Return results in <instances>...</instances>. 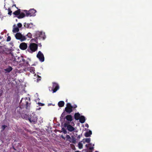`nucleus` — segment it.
Masks as SVG:
<instances>
[{
    "label": "nucleus",
    "mask_w": 152,
    "mask_h": 152,
    "mask_svg": "<svg viewBox=\"0 0 152 152\" xmlns=\"http://www.w3.org/2000/svg\"><path fill=\"white\" fill-rule=\"evenodd\" d=\"M31 101L29 98H22L20 101V106L17 108V111L19 114L23 111H29L31 107Z\"/></svg>",
    "instance_id": "f257e3e1"
},
{
    "label": "nucleus",
    "mask_w": 152,
    "mask_h": 152,
    "mask_svg": "<svg viewBox=\"0 0 152 152\" xmlns=\"http://www.w3.org/2000/svg\"><path fill=\"white\" fill-rule=\"evenodd\" d=\"M35 38L34 39H32V40H34V41L36 43H38L37 41L38 39L44 40L45 38L44 34L41 32L37 31L35 33Z\"/></svg>",
    "instance_id": "f03ea898"
},
{
    "label": "nucleus",
    "mask_w": 152,
    "mask_h": 152,
    "mask_svg": "<svg viewBox=\"0 0 152 152\" xmlns=\"http://www.w3.org/2000/svg\"><path fill=\"white\" fill-rule=\"evenodd\" d=\"M38 45L37 44L31 43L30 44L27 49V50L29 53H32L36 51Z\"/></svg>",
    "instance_id": "7ed1b4c3"
},
{
    "label": "nucleus",
    "mask_w": 152,
    "mask_h": 152,
    "mask_svg": "<svg viewBox=\"0 0 152 152\" xmlns=\"http://www.w3.org/2000/svg\"><path fill=\"white\" fill-rule=\"evenodd\" d=\"M13 14L15 15L18 19H21L24 18L25 16V14L23 12H21L20 9L15 11L13 12Z\"/></svg>",
    "instance_id": "20e7f679"
},
{
    "label": "nucleus",
    "mask_w": 152,
    "mask_h": 152,
    "mask_svg": "<svg viewBox=\"0 0 152 152\" xmlns=\"http://www.w3.org/2000/svg\"><path fill=\"white\" fill-rule=\"evenodd\" d=\"M28 119L30 122L35 124L37 121V118L35 113H33L30 114Z\"/></svg>",
    "instance_id": "39448f33"
},
{
    "label": "nucleus",
    "mask_w": 152,
    "mask_h": 152,
    "mask_svg": "<svg viewBox=\"0 0 152 152\" xmlns=\"http://www.w3.org/2000/svg\"><path fill=\"white\" fill-rule=\"evenodd\" d=\"M24 12L26 13V16H34L36 11L34 9H30L29 11L24 10Z\"/></svg>",
    "instance_id": "423d86ee"
},
{
    "label": "nucleus",
    "mask_w": 152,
    "mask_h": 152,
    "mask_svg": "<svg viewBox=\"0 0 152 152\" xmlns=\"http://www.w3.org/2000/svg\"><path fill=\"white\" fill-rule=\"evenodd\" d=\"M15 37L16 39L20 40L21 41H24L26 39L25 36L23 35L20 33L19 32L15 34Z\"/></svg>",
    "instance_id": "0eeeda50"
},
{
    "label": "nucleus",
    "mask_w": 152,
    "mask_h": 152,
    "mask_svg": "<svg viewBox=\"0 0 152 152\" xmlns=\"http://www.w3.org/2000/svg\"><path fill=\"white\" fill-rule=\"evenodd\" d=\"M64 125V127L66 128L67 129L69 132H72L75 129V128L70 124V122L68 121L65 122Z\"/></svg>",
    "instance_id": "6e6552de"
},
{
    "label": "nucleus",
    "mask_w": 152,
    "mask_h": 152,
    "mask_svg": "<svg viewBox=\"0 0 152 152\" xmlns=\"http://www.w3.org/2000/svg\"><path fill=\"white\" fill-rule=\"evenodd\" d=\"M65 111L68 114H70L72 112V107L70 103H67L66 104V107L65 108Z\"/></svg>",
    "instance_id": "1a4fd4ad"
},
{
    "label": "nucleus",
    "mask_w": 152,
    "mask_h": 152,
    "mask_svg": "<svg viewBox=\"0 0 152 152\" xmlns=\"http://www.w3.org/2000/svg\"><path fill=\"white\" fill-rule=\"evenodd\" d=\"M23 57L22 56H20V57L18 56H16L15 57V60L14 62V64L13 65H16L18 64H19L20 65V64L23 61Z\"/></svg>",
    "instance_id": "9d476101"
},
{
    "label": "nucleus",
    "mask_w": 152,
    "mask_h": 152,
    "mask_svg": "<svg viewBox=\"0 0 152 152\" xmlns=\"http://www.w3.org/2000/svg\"><path fill=\"white\" fill-rule=\"evenodd\" d=\"M52 84V91H53V93H54L56 92L59 89V86L58 84L55 82H53Z\"/></svg>",
    "instance_id": "9b49d317"
},
{
    "label": "nucleus",
    "mask_w": 152,
    "mask_h": 152,
    "mask_svg": "<svg viewBox=\"0 0 152 152\" xmlns=\"http://www.w3.org/2000/svg\"><path fill=\"white\" fill-rule=\"evenodd\" d=\"M37 57L41 62H42L44 61L45 58L44 55L40 51L38 52Z\"/></svg>",
    "instance_id": "f8f14e48"
},
{
    "label": "nucleus",
    "mask_w": 152,
    "mask_h": 152,
    "mask_svg": "<svg viewBox=\"0 0 152 152\" xmlns=\"http://www.w3.org/2000/svg\"><path fill=\"white\" fill-rule=\"evenodd\" d=\"M20 48L22 50H26L27 47V44L25 42L21 43L20 45Z\"/></svg>",
    "instance_id": "ddd939ff"
},
{
    "label": "nucleus",
    "mask_w": 152,
    "mask_h": 152,
    "mask_svg": "<svg viewBox=\"0 0 152 152\" xmlns=\"http://www.w3.org/2000/svg\"><path fill=\"white\" fill-rule=\"evenodd\" d=\"M23 61H22L21 63L20 64V65L23 66L28 67L30 65L28 64V61H26L25 59L23 58Z\"/></svg>",
    "instance_id": "4468645a"
},
{
    "label": "nucleus",
    "mask_w": 152,
    "mask_h": 152,
    "mask_svg": "<svg viewBox=\"0 0 152 152\" xmlns=\"http://www.w3.org/2000/svg\"><path fill=\"white\" fill-rule=\"evenodd\" d=\"M9 59L10 60L12 61L13 64H14V62L15 60V57L13 54V53L9 55Z\"/></svg>",
    "instance_id": "2eb2a0df"
},
{
    "label": "nucleus",
    "mask_w": 152,
    "mask_h": 152,
    "mask_svg": "<svg viewBox=\"0 0 152 152\" xmlns=\"http://www.w3.org/2000/svg\"><path fill=\"white\" fill-rule=\"evenodd\" d=\"M12 70V67L9 66L7 68L4 69V72L5 74H6L10 72Z\"/></svg>",
    "instance_id": "dca6fc26"
},
{
    "label": "nucleus",
    "mask_w": 152,
    "mask_h": 152,
    "mask_svg": "<svg viewBox=\"0 0 152 152\" xmlns=\"http://www.w3.org/2000/svg\"><path fill=\"white\" fill-rule=\"evenodd\" d=\"M13 28L12 31L14 33H18L19 31V28L17 27L15 24L13 25Z\"/></svg>",
    "instance_id": "f3484780"
},
{
    "label": "nucleus",
    "mask_w": 152,
    "mask_h": 152,
    "mask_svg": "<svg viewBox=\"0 0 152 152\" xmlns=\"http://www.w3.org/2000/svg\"><path fill=\"white\" fill-rule=\"evenodd\" d=\"M6 48L3 46H0V53L1 54H5V51H6Z\"/></svg>",
    "instance_id": "a211bd4d"
},
{
    "label": "nucleus",
    "mask_w": 152,
    "mask_h": 152,
    "mask_svg": "<svg viewBox=\"0 0 152 152\" xmlns=\"http://www.w3.org/2000/svg\"><path fill=\"white\" fill-rule=\"evenodd\" d=\"M74 116L75 119L76 120H78L80 119L81 115L79 113H75Z\"/></svg>",
    "instance_id": "6ab92c4d"
},
{
    "label": "nucleus",
    "mask_w": 152,
    "mask_h": 152,
    "mask_svg": "<svg viewBox=\"0 0 152 152\" xmlns=\"http://www.w3.org/2000/svg\"><path fill=\"white\" fill-rule=\"evenodd\" d=\"M65 118L67 121L69 122H71L73 120L72 116L70 115H67L66 116Z\"/></svg>",
    "instance_id": "aec40b11"
},
{
    "label": "nucleus",
    "mask_w": 152,
    "mask_h": 152,
    "mask_svg": "<svg viewBox=\"0 0 152 152\" xmlns=\"http://www.w3.org/2000/svg\"><path fill=\"white\" fill-rule=\"evenodd\" d=\"M79 120L80 121V122L81 123H84L86 121L85 117L84 116H83V115L81 116Z\"/></svg>",
    "instance_id": "412c9836"
},
{
    "label": "nucleus",
    "mask_w": 152,
    "mask_h": 152,
    "mask_svg": "<svg viewBox=\"0 0 152 152\" xmlns=\"http://www.w3.org/2000/svg\"><path fill=\"white\" fill-rule=\"evenodd\" d=\"M32 25V24L31 23H24V25L25 27L28 28H31V27Z\"/></svg>",
    "instance_id": "4be33fe9"
},
{
    "label": "nucleus",
    "mask_w": 152,
    "mask_h": 152,
    "mask_svg": "<svg viewBox=\"0 0 152 152\" xmlns=\"http://www.w3.org/2000/svg\"><path fill=\"white\" fill-rule=\"evenodd\" d=\"M6 51H5V54H9L10 55V54L12 53V51L11 50V49H8L7 48H6Z\"/></svg>",
    "instance_id": "5701e85b"
},
{
    "label": "nucleus",
    "mask_w": 152,
    "mask_h": 152,
    "mask_svg": "<svg viewBox=\"0 0 152 152\" xmlns=\"http://www.w3.org/2000/svg\"><path fill=\"white\" fill-rule=\"evenodd\" d=\"M64 104V102L63 101H60L58 103V106L59 107H63Z\"/></svg>",
    "instance_id": "b1692460"
},
{
    "label": "nucleus",
    "mask_w": 152,
    "mask_h": 152,
    "mask_svg": "<svg viewBox=\"0 0 152 152\" xmlns=\"http://www.w3.org/2000/svg\"><path fill=\"white\" fill-rule=\"evenodd\" d=\"M72 139L71 138V140H69V141L70 142L73 143L75 144L76 143V139L75 138L72 136Z\"/></svg>",
    "instance_id": "393cba45"
},
{
    "label": "nucleus",
    "mask_w": 152,
    "mask_h": 152,
    "mask_svg": "<svg viewBox=\"0 0 152 152\" xmlns=\"http://www.w3.org/2000/svg\"><path fill=\"white\" fill-rule=\"evenodd\" d=\"M78 147L80 149H82L83 147V145L80 142H79L78 144Z\"/></svg>",
    "instance_id": "a878e982"
},
{
    "label": "nucleus",
    "mask_w": 152,
    "mask_h": 152,
    "mask_svg": "<svg viewBox=\"0 0 152 152\" xmlns=\"http://www.w3.org/2000/svg\"><path fill=\"white\" fill-rule=\"evenodd\" d=\"M30 72L31 73L34 74L35 73V69L34 68V67H31L30 69Z\"/></svg>",
    "instance_id": "bb28decb"
},
{
    "label": "nucleus",
    "mask_w": 152,
    "mask_h": 152,
    "mask_svg": "<svg viewBox=\"0 0 152 152\" xmlns=\"http://www.w3.org/2000/svg\"><path fill=\"white\" fill-rule=\"evenodd\" d=\"M90 141L91 138H86L85 140V142L88 143H89Z\"/></svg>",
    "instance_id": "cd10ccee"
},
{
    "label": "nucleus",
    "mask_w": 152,
    "mask_h": 152,
    "mask_svg": "<svg viewBox=\"0 0 152 152\" xmlns=\"http://www.w3.org/2000/svg\"><path fill=\"white\" fill-rule=\"evenodd\" d=\"M6 127H7V126L6 125H2L1 127V131L2 132V131H4Z\"/></svg>",
    "instance_id": "c85d7f7f"
},
{
    "label": "nucleus",
    "mask_w": 152,
    "mask_h": 152,
    "mask_svg": "<svg viewBox=\"0 0 152 152\" xmlns=\"http://www.w3.org/2000/svg\"><path fill=\"white\" fill-rule=\"evenodd\" d=\"M8 14L10 15H11L12 12L11 10V9L10 8H8Z\"/></svg>",
    "instance_id": "c756f323"
},
{
    "label": "nucleus",
    "mask_w": 152,
    "mask_h": 152,
    "mask_svg": "<svg viewBox=\"0 0 152 152\" xmlns=\"http://www.w3.org/2000/svg\"><path fill=\"white\" fill-rule=\"evenodd\" d=\"M17 26L18 28H21L22 26V24L20 23H18L17 24Z\"/></svg>",
    "instance_id": "7c9ffc66"
},
{
    "label": "nucleus",
    "mask_w": 152,
    "mask_h": 152,
    "mask_svg": "<svg viewBox=\"0 0 152 152\" xmlns=\"http://www.w3.org/2000/svg\"><path fill=\"white\" fill-rule=\"evenodd\" d=\"M92 134H85V136L86 137H89L91 136V135Z\"/></svg>",
    "instance_id": "2f4dec72"
},
{
    "label": "nucleus",
    "mask_w": 152,
    "mask_h": 152,
    "mask_svg": "<svg viewBox=\"0 0 152 152\" xmlns=\"http://www.w3.org/2000/svg\"><path fill=\"white\" fill-rule=\"evenodd\" d=\"M11 39V37L10 36H9L7 37V42H9L10 41Z\"/></svg>",
    "instance_id": "473e14b6"
},
{
    "label": "nucleus",
    "mask_w": 152,
    "mask_h": 152,
    "mask_svg": "<svg viewBox=\"0 0 152 152\" xmlns=\"http://www.w3.org/2000/svg\"><path fill=\"white\" fill-rule=\"evenodd\" d=\"M29 38H31L32 36L31 34L30 33H28L27 35H26Z\"/></svg>",
    "instance_id": "72a5a7b5"
},
{
    "label": "nucleus",
    "mask_w": 152,
    "mask_h": 152,
    "mask_svg": "<svg viewBox=\"0 0 152 152\" xmlns=\"http://www.w3.org/2000/svg\"><path fill=\"white\" fill-rule=\"evenodd\" d=\"M66 138H67V140H71V138L70 137V136L69 135H67L66 136Z\"/></svg>",
    "instance_id": "f704fd0d"
},
{
    "label": "nucleus",
    "mask_w": 152,
    "mask_h": 152,
    "mask_svg": "<svg viewBox=\"0 0 152 152\" xmlns=\"http://www.w3.org/2000/svg\"><path fill=\"white\" fill-rule=\"evenodd\" d=\"M72 109L74 110V109L76 108L77 107V105L76 104H74L73 106H72Z\"/></svg>",
    "instance_id": "c9c22d12"
},
{
    "label": "nucleus",
    "mask_w": 152,
    "mask_h": 152,
    "mask_svg": "<svg viewBox=\"0 0 152 152\" xmlns=\"http://www.w3.org/2000/svg\"><path fill=\"white\" fill-rule=\"evenodd\" d=\"M65 112H64L61 114V117L63 118L64 116H65Z\"/></svg>",
    "instance_id": "e433bc0d"
},
{
    "label": "nucleus",
    "mask_w": 152,
    "mask_h": 152,
    "mask_svg": "<svg viewBox=\"0 0 152 152\" xmlns=\"http://www.w3.org/2000/svg\"><path fill=\"white\" fill-rule=\"evenodd\" d=\"M62 130L63 131L64 133H67V132L66 129L64 128H62Z\"/></svg>",
    "instance_id": "4c0bfd02"
},
{
    "label": "nucleus",
    "mask_w": 152,
    "mask_h": 152,
    "mask_svg": "<svg viewBox=\"0 0 152 152\" xmlns=\"http://www.w3.org/2000/svg\"><path fill=\"white\" fill-rule=\"evenodd\" d=\"M41 77L38 76V78L37 79V82H38L41 80Z\"/></svg>",
    "instance_id": "58836bf2"
},
{
    "label": "nucleus",
    "mask_w": 152,
    "mask_h": 152,
    "mask_svg": "<svg viewBox=\"0 0 152 152\" xmlns=\"http://www.w3.org/2000/svg\"><path fill=\"white\" fill-rule=\"evenodd\" d=\"M38 104L39 106H43L44 105V104L40 103V102H38Z\"/></svg>",
    "instance_id": "ea45409f"
},
{
    "label": "nucleus",
    "mask_w": 152,
    "mask_h": 152,
    "mask_svg": "<svg viewBox=\"0 0 152 152\" xmlns=\"http://www.w3.org/2000/svg\"><path fill=\"white\" fill-rule=\"evenodd\" d=\"M94 147H90L89 148V150H91V151H92V150H94Z\"/></svg>",
    "instance_id": "a19ab883"
},
{
    "label": "nucleus",
    "mask_w": 152,
    "mask_h": 152,
    "mask_svg": "<svg viewBox=\"0 0 152 152\" xmlns=\"http://www.w3.org/2000/svg\"><path fill=\"white\" fill-rule=\"evenodd\" d=\"M50 130H49V131H47V132H48V133H50V132H52V131L51 130V129L50 128Z\"/></svg>",
    "instance_id": "79ce46f5"
},
{
    "label": "nucleus",
    "mask_w": 152,
    "mask_h": 152,
    "mask_svg": "<svg viewBox=\"0 0 152 152\" xmlns=\"http://www.w3.org/2000/svg\"><path fill=\"white\" fill-rule=\"evenodd\" d=\"M85 133H92V132L91 130H89L88 132H86Z\"/></svg>",
    "instance_id": "37998d69"
},
{
    "label": "nucleus",
    "mask_w": 152,
    "mask_h": 152,
    "mask_svg": "<svg viewBox=\"0 0 152 152\" xmlns=\"http://www.w3.org/2000/svg\"><path fill=\"white\" fill-rule=\"evenodd\" d=\"M88 124H86V127H88Z\"/></svg>",
    "instance_id": "c03bdc74"
},
{
    "label": "nucleus",
    "mask_w": 152,
    "mask_h": 152,
    "mask_svg": "<svg viewBox=\"0 0 152 152\" xmlns=\"http://www.w3.org/2000/svg\"><path fill=\"white\" fill-rule=\"evenodd\" d=\"M88 145H92V144L91 143H89Z\"/></svg>",
    "instance_id": "a18cd8bd"
},
{
    "label": "nucleus",
    "mask_w": 152,
    "mask_h": 152,
    "mask_svg": "<svg viewBox=\"0 0 152 152\" xmlns=\"http://www.w3.org/2000/svg\"><path fill=\"white\" fill-rule=\"evenodd\" d=\"M77 138H79V139L80 138V135H79L78 136V137H77Z\"/></svg>",
    "instance_id": "49530a36"
},
{
    "label": "nucleus",
    "mask_w": 152,
    "mask_h": 152,
    "mask_svg": "<svg viewBox=\"0 0 152 152\" xmlns=\"http://www.w3.org/2000/svg\"><path fill=\"white\" fill-rule=\"evenodd\" d=\"M86 146L87 147V148H88V145H86Z\"/></svg>",
    "instance_id": "de8ad7c7"
},
{
    "label": "nucleus",
    "mask_w": 152,
    "mask_h": 152,
    "mask_svg": "<svg viewBox=\"0 0 152 152\" xmlns=\"http://www.w3.org/2000/svg\"><path fill=\"white\" fill-rule=\"evenodd\" d=\"M10 44L11 45H13V43H12V42H10Z\"/></svg>",
    "instance_id": "09e8293b"
},
{
    "label": "nucleus",
    "mask_w": 152,
    "mask_h": 152,
    "mask_svg": "<svg viewBox=\"0 0 152 152\" xmlns=\"http://www.w3.org/2000/svg\"><path fill=\"white\" fill-rule=\"evenodd\" d=\"M62 137L63 138L65 139L63 137V136H62Z\"/></svg>",
    "instance_id": "8fccbe9b"
},
{
    "label": "nucleus",
    "mask_w": 152,
    "mask_h": 152,
    "mask_svg": "<svg viewBox=\"0 0 152 152\" xmlns=\"http://www.w3.org/2000/svg\"><path fill=\"white\" fill-rule=\"evenodd\" d=\"M86 152H92V151H90V152H88V151H86Z\"/></svg>",
    "instance_id": "3c124183"
},
{
    "label": "nucleus",
    "mask_w": 152,
    "mask_h": 152,
    "mask_svg": "<svg viewBox=\"0 0 152 152\" xmlns=\"http://www.w3.org/2000/svg\"><path fill=\"white\" fill-rule=\"evenodd\" d=\"M94 144H93V146H94Z\"/></svg>",
    "instance_id": "603ef678"
},
{
    "label": "nucleus",
    "mask_w": 152,
    "mask_h": 152,
    "mask_svg": "<svg viewBox=\"0 0 152 152\" xmlns=\"http://www.w3.org/2000/svg\"><path fill=\"white\" fill-rule=\"evenodd\" d=\"M95 152H99L98 151H95Z\"/></svg>",
    "instance_id": "864d4df0"
},
{
    "label": "nucleus",
    "mask_w": 152,
    "mask_h": 152,
    "mask_svg": "<svg viewBox=\"0 0 152 152\" xmlns=\"http://www.w3.org/2000/svg\"><path fill=\"white\" fill-rule=\"evenodd\" d=\"M75 152H80L79 151H76Z\"/></svg>",
    "instance_id": "5fc2aeb1"
},
{
    "label": "nucleus",
    "mask_w": 152,
    "mask_h": 152,
    "mask_svg": "<svg viewBox=\"0 0 152 152\" xmlns=\"http://www.w3.org/2000/svg\"><path fill=\"white\" fill-rule=\"evenodd\" d=\"M13 149H14L15 150V148H13Z\"/></svg>",
    "instance_id": "6e6d98bb"
},
{
    "label": "nucleus",
    "mask_w": 152,
    "mask_h": 152,
    "mask_svg": "<svg viewBox=\"0 0 152 152\" xmlns=\"http://www.w3.org/2000/svg\"><path fill=\"white\" fill-rule=\"evenodd\" d=\"M14 5V6H15L16 7V5Z\"/></svg>",
    "instance_id": "4d7b16f0"
},
{
    "label": "nucleus",
    "mask_w": 152,
    "mask_h": 152,
    "mask_svg": "<svg viewBox=\"0 0 152 152\" xmlns=\"http://www.w3.org/2000/svg\"><path fill=\"white\" fill-rule=\"evenodd\" d=\"M16 21H17V19H16Z\"/></svg>",
    "instance_id": "13d9d810"
},
{
    "label": "nucleus",
    "mask_w": 152,
    "mask_h": 152,
    "mask_svg": "<svg viewBox=\"0 0 152 152\" xmlns=\"http://www.w3.org/2000/svg\"><path fill=\"white\" fill-rule=\"evenodd\" d=\"M81 136H82V134H81Z\"/></svg>",
    "instance_id": "bf43d9fd"
}]
</instances>
